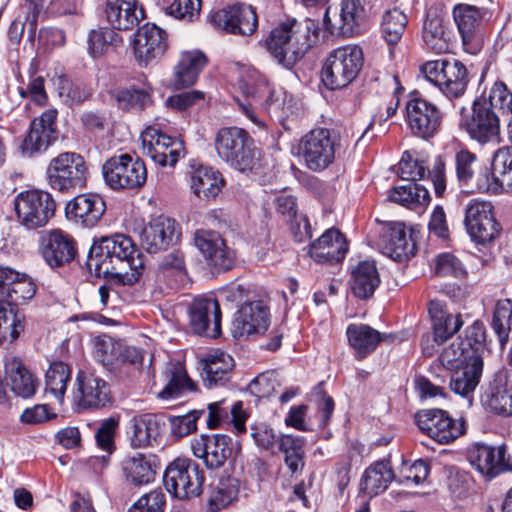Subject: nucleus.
Here are the masks:
<instances>
[{
	"mask_svg": "<svg viewBox=\"0 0 512 512\" xmlns=\"http://www.w3.org/2000/svg\"><path fill=\"white\" fill-rule=\"evenodd\" d=\"M89 167L76 152H62L52 158L46 169L48 185L55 191L72 194L87 185Z\"/></svg>",
	"mask_w": 512,
	"mask_h": 512,
	"instance_id": "20e7f679",
	"label": "nucleus"
},
{
	"mask_svg": "<svg viewBox=\"0 0 512 512\" xmlns=\"http://www.w3.org/2000/svg\"><path fill=\"white\" fill-rule=\"evenodd\" d=\"M491 327L497 335L501 348L507 344L512 334V301L498 300L495 304Z\"/></svg>",
	"mask_w": 512,
	"mask_h": 512,
	"instance_id": "5fc2aeb1",
	"label": "nucleus"
},
{
	"mask_svg": "<svg viewBox=\"0 0 512 512\" xmlns=\"http://www.w3.org/2000/svg\"><path fill=\"white\" fill-rule=\"evenodd\" d=\"M105 183L114 190L142 187L147 180L145 163L129 154L115 155L102 166Z\"/></svg>",
	"mask_w": 512,
	"mask_h": 512,
	"instance_id": "1a4fd4ad",
	"label": "nucleus"
},
{
	"mask_svg": "<svg viewBox=\"0 0 512 512\" xmlns=\"http://www.w3.org/2000/svg\"><path fill=\"white\" fill-rule=\"evenodd\" d=\"M167 384L158 393L163 400L178 398L184 391H194V383L188 377L184 366L179 363H169L165 370Z\"/></svg>",
	"mask_w": 512,
	"mask_h": 512,
	"instance_id": "3c124183",
	"label": "nucleus"
},
{
	"mask_svg": "<svg viewBox=\"0 0 512 512\" xmlns=\"http://www.w3.org/2000/svg\"><path fill=\"white\" fill-rule=\"evenodd\" d=\"M319 34H269L265 46L283 67L292 68L318 42Z\"/></svg>",
	"mask_w": 512,
	"mask_h": 512,
	"instance_id": "9b49d317",
	"label": "nucleus"
},
{
	"mask_svg": "<svg viewBox=\"0 0 512 512\" xmlns=\"http://www.w3.org/2000/svg\"><path fill=\"white\" fill-rule=\"evenodd\" d=\"M278 213L286 218L299 242L312 237V229L308 218L297 214L296 200L291 195H280L275 199Z\"/></svg>",
	"mask_w": 512,
	"mask_h": 512,
	"instance_id": "de8ad7c7",
	"label": "nucleus"
},
{
	"mask_svg": "<svg viewBox=\"0 0 512 512\" xmlns=\"http://www.w3.org/2000/svg\"><path fill=\"white\" fill-rule=\"evenodd\" d=\"M46 0H25L21 5L16 18L10 25L9 32H36L39 20L47 14L44 10Z\"/></svg>",
	"mask_w": 512,
	"mask_h": 512,
	"instance_id": "8fccbe9b",
	"label": "nucleus"
},
{
	"mask_svg": "<svg viewBox=\"0 0 512 512\" xmlns=\"http://www.w3.org/2000/svg\"><path fill=\"white\" fill-rule=\"evenodd\" d=\"M160 433V424L153 414L134 416L129 422L131 445L134 448L147 447Z\"/></svg>",
	"mask_w": 512,
	"mask_h": 512,
	"instance_id": "09e8293b",
	"label": "nucleus"
},
{
	"mask_svg": "<svg viewBox=\"0 0 512 512\" xmlns=\"http://www.w3.org/2000/svg\"><path fill=\"white\" fill-rule=\"evenodd\" d=\"M346 337L356 360H363L373 353L383 339L378 330L363 323L349 324Z\"/></svg>",
	"mask_w": 512,
	"mask_h": 512,
	"instance_id": "4c0bfd02",
	"label": "nucleus"
},
{
	"mask_svg": "<svg viewBox=\"0 0 512 512\" xmlns=\"http://www.w3.org/2000/svg\"><path fill=\"white\" fill-rule=\"evenodd\" d=\"M180 236L181 230L176 221L161 215L144 226L140 233V241L148 253H157L177 242Z\"/></svg>",
	"mask_w": 512,
	"mask_h": 512,
	"instance_id": "4be33fe9",
	"label": "nucleus"
},
{
	"mask_svg": "<svg viewBox=\"0 0 512 512\" xmlns=\"http://www.w3.org/2000/svg\"><path fill=\"white\" fill-rule=\"evenodd\" d=\"M415 422L424 434L440 444H449L464 433L463 423L441 409L419 411Z\"/></svg>",
	"mask_w": 512,
	"mask_h": 512,
	"instance_id": "4468645a",
	"label": "nucleus"
},
{
	"mask_svg": "<svg viewBox=\"0 0 512 512\" xmlns=\"http://www.w3.org/2000/svg\"><path fill=\"white\" fill-rule=\"evenodd\" d=\"M364 54L358 45H345L332 50L321 68V81L329 90L347 87L359 75Z\"/></svg>",
	"mask_w": 512,
	"mask_h": 512,
	"instance_id": "7ed1b4c3",
	"label": "nucleus"
},
{
	"mask_svg": "<svg viewBox=\"0 0 512 512\" xmlns=\"http://www.w3.org/2000/svg\"><path fill=\"white\" fill-rule=\"evenodd\" d=\"M429 191L415 181L392 187L388 191V200L410 210L425 208L430 202Z\"/></svg>",
	"mask_w": 512,
	"mask_h": 512,
	"instance_id": "a18cd8bd",
	"label": "nucleus"
},
{
	"mask_svg": "<svg viewBox=\"0 0 512 512\" xmlns=\"http://www.w3.org/2000/svg\"><path fill=\"white\" fill-rule=\"evenodd\" d=\"M71 379V369L61 361L50 364L45 373V392L62 401Z\"/></svg>",
	"mask_w": 512,
	"mask_h": 512,
	"instance_id": "6e6d98bb",
	"label": "nucleus"
},
{
	"mask_svg": "<svg viewBox=\"0 0 512 512\" xmlns=\"http://www.w3.org/2000/svg\"><path fill=\"white\" fill-rule=\"evenodd\" d=\"M477 156L467 149H460L455 154V171L458 181L468 185L475 173Z\"/></svg>",
	"mask_w": 512,
	"mask_h": 512,
	"instance_id": "e2e57ef3",
	"label": "nucleus"
},
{
	"mask_svg": "<svg viewBox=\"0 0 512 512\" xmlns=\"http://www.w3.org/2000/svg\"><path fill=\"white\" fill-rule=\"evenodd\" d=\"M224 184L222 174L212 167L200 165L191 173V189L199 199H215Z\"/></svg>",
	"mask_w": 512,
	"mask_h": 512,
	"instance_id": "c03bdc74",
	"label": "nucleus"
},
{
	"mask_svg": "<svg viewBox=\"0 0 512 512\" xmlns=\"http://www.w3.org/2000/svg\"><path fill=\"white\" fill-rule=\"evenodd\" d=\"M195 245L210 266L218 271H228L235 263V253L224 239L214 231L200 230L195 233Z\"/></svg>",
	"mask_w": 512,
	"mask_h": 512,
	"instance_id": "b1692460",
	"label": "nucleus"
},
{
	"mask_svg": "<svg viewBox=\"0 0 512 512\" xmlns=\"http://www.w3.org/2000/svg\"><path fill=\"white\" fill-rule=\"evenodd\" d=\"M406 117L412 134L418 138L429 140L440 131V109L422 97H413L406 103Z\"/></svg>",
	"mask_w": 512,
	"mask_h": 512,
	"instance_id": "ddd939ff",
	"label": "nucleus"
},
{
	"mask_svg": "<svg viewBox=\"0 0 512 512\" xmlns=\"http://www.w3.org/2000/svg\"><path fill=\"white\" fill-rule=\"evenodd\" d=\"M121 466L125 480L132 486L140 487L154 481L157 465L152 455H129L123 459Z\"/></svg>",
	"mask_w": 512,
	"mask_h": 512,
	"instance_id": "58836bf2",
	"label": "nucleus"
},
{
	"mask_svg": "<svg viewBox=\"0 0 512 512\" xmlns=\"http://www.w3.org/2000/svg\"><path fill=\"white\" fill-rule=\"evenodd\" d=\"M130 43L141 66L161 58L168 49L167 34H133Z\"/></svg>",
	"mask_w": 512,
	"mask_h": 512,
	"instance_id": "79ce46f5",
	"label": "nucleus"
},
{
	"mask_svg": "<svg viewBox=\"0 0 512 512\" xmlns=\"http://www.w3.org/2000/svg\"><path fill=\"white\" fill-rule=\"evenodd\" d=\"M464 223L470 237L480 244L493 241L500 232L493 206L488 201H471L465 211Z\"/></svg>",
	"mask_w": 512,
	"mask_h": 512,
	"instance_id": "2eb2a0df",
	"label": "nucleus"
},
{
	"mask_svg": "<svg viewBox=\"0 0 512 512\" xmlns=\"http://www.w3.org/2000/svg\"><path fill=\"white\" fill-rule=\"evenodd\" d=\"M55 85L59 97L69 106L80 104L90 96L84 86L72 82L65 75L58 76Z\"/></svg>",
	"mask_w": 512,
	"mask_h": 512,
	"instance_id": "bf43d9fd",
	"label": "nucleus"
},
{
	"mask_svg": "<svg viewBox=\"0 0 512 512\" xmlns=\"http://www.w3.org/2000/svg\"><path fill=\"white\" fill-rule=\"evenodd\" d=\"M269 326V311L262 301H253L243 304L235 313L232 321V334L234 338L262 333Z\"/></svg>",
	"mask_w": 512,
	"mask_h": 512,
	"instance_id": "a878e982",
	"label": "nucleus"
},
{
	"mask_svg": "<svg viewBox=\"0 0 512 512\" xmlns=\"http://www.w3.org/2000/svg\"><path fill=\"white\" fill-rule=\"evenodd\" d=\"M237 481L233 478L221 479L211 488L209 504L215 510L229 505L238 495Z\"/></svg>",
	"mask_w": 512,
	"mask_h": 512,
	"instance_id": "13d9d810",
	"label": "nucleus"
},
{
	"mask_svg": "<svg viewBox=\"0 0 512 512\" xmlns=\"http://www.w3.org/2000/svg\"><path fill=\"white\" fill-rule=\"evenodd\" d=\"M264 107L279 122L296 117L298 115V104L292 95L283 89H273L268 98H265Z\"/></svg>",
	"mask_w": 512,
	"mask_h": 512,
	"instance_id": "603ef678",
	"label": "nucleus"
},
{
	"mask_svg": "<svg viewBox=\"0 0 512 512\" xmlns=\"http://www.w3.org/2000/svg\"><path fill=\"white\" fill-rule=\"evenodd\" d=\"M214 146L219 158L235 170L248 173L260 168V151L253 138L242 128L219 129Z\"/></svg>",
	"mask_w": 512,
	"mask_h": 512,
	"instance_id": "f03ea898",
	"label": "nucleus"
},
{
	"mask_svg": "<svg viewBox=\"0 0 512 512\" xmlns=\"http://www.w3.org/2000/svg\"><path fill=\"white\" fill-rule=\"evenodd\" d=\"M419 72L448 99L462 97L470 81L467 67L457 59L426 61Z\"/></svg>",
	"mask_w": 512,
	"mask_h": 512,
	"instance_id": "39448f33",
	"label": "nucleus"
},
{
	"mask_svg": "<svg viewBox=\"0 0 512 512\" xmlns=\"http://www.w3.org/2000/svg\"><path fill=\"white\" fill-rule=\"evenodd\" d=\"M205 477L200 466L190 458H176L166 467L163 483L179 499H191L202 493Z\"/></svg>",
	"mask_w": 512,
	"mask_h": 512,
	"instance_id": "0eeeda50",
	"label": "nucleus"
},
{
	"mask_svg": "<svg viewBox=\"0 0 512 512\" xmlns=\"http://www.w3.org/2000/svg\"><path fill=\"white\" fill-rule=\"evenodd\" d=\"M6 385L18 397L23 399L35 395L39 387V379L16 356H8L4 360Z\"/></svg>",
	"mask_w": 512,
	"mask_h": 512,
	"instance_id": "c756f323",
	"label": "nucleus"
},
{
	"mask_svg": "<svg viewBox=\"0 0 512 512\" xmlns=\"http://www.w3.org/2000/svg\"><path fill=\"white\" fill-rule=\"evenodd\" d=\"M486 332L483 323L475 321L468 326L465 330V338L459 339L463 347L468 350L472 361L479 357L483 360V355L486 351Z\"/></svg>",
	"mask_w": 512,
	"mask_h": 512,
	"instance_id": "4d7b16f0",
	"label": "nucleus"
},
{
	"mask_svg": "<svg viewBox=\"0 0 512 512\" xmlns=\"http://www.w3.org/2000/svg\"><path fill=\"white\" fill-rule=\"evenodd\" d=\"M18 223L26 230L43 228L55 216L57 203L53 195L41 189L19 192L13 200Z\"/></svg>",
	"mask_w": 512,
	"mask_h": 512,
	"instance_id": "423d86ee",
	"label": "nucleus"
},
{
	"mask_svg": "<svg viewBox=\"0 0 512 512\" xmlns=\"http://www.w3.org/2000/svg\"><path fill=\"white\" fill-rule=\"evenodd\" d=\"M467 460L476 471L487 479H492L506 471H512V464L504 446L472 444L467 449Z\"/></svg>",
	"mask_w": 512,
	"mask_h": 512,
	"instance_id": "a211bd4d",
	"label": "nucleus"
},
{
	"mask_svg": "<svg viewBox=\"0 0 512 512\" xmlns=\"http://www.w3.org/2000/svg\"><path fill=\"white\" fill-rule=\"evenodd\" d=\"M384 462L378 461L365 470L360 489L369 496L378 495L382 490Z\"/></svg>",
	"mask_w": 512,
	"mask_h": 512,
	"instance_id": "0e129e2a",
	"label": "nucleus"
},
{
	"mask_svg": "<svg viewBox=\"0 0 512 512\" xmlns=\"http://www.w3.org/2000/svg\"><path fill=\"white\" fill-rule=\"evenodd\" d=\"M459 32H472L481 21V13L475 6L459 4L453 10Z\"/></svg>",
	"mask_w": 512,
	"mask_h": 512,
	"instance_id": "680f3d73",
	"label": "nucleus"
},
{
	"mask_svg": "<svg viewBox=\"0 0 512 512\" xmlns=\"http://www.w3.org/2000/svg\"><path fill=\"white\" fill-rule=\"evenodd\" d=\"M142 153L160 166H174L185 155L184 142L168 136L154 127L141 134Z\"/></svg>",
	"mask_w": 512,
	"mask_h": 512,
	"instance_id": "f8f14e48",
	"label": "nucleus"
},
{
	"mask_svg": "<svg viewBox=\"0 0 512 512\" xmlns=\"http://www.w3.org/2000/svg\"><path fill=\"white\" fill-rule=\"evenodd\" d=\"M483 372V360L476 357V360L460 365L452 370L450 376V389L455 394L465 398L470 405L474 392L480 383Z\"/></svg>",
	"mask_w": 512,
	"mask_h": 512,
	"instance_id": "f704fd0d",
	"label": "nucleus"
},
{
	"mask_svg": "<svg viewBox=\"0 0 512 512\" xmlns=\"http://www.w3.org/2000/svg\"><path fill=\"white\" fill-rule=\"evenodd\" d=\"M38 250L50 267H61L75 258L76 242L61 229L46 230L39 235Z\"/></svg>",
	"mask_w": 512,
	"mask_h": 512,
	"instance_id": "f3484780",
	"label": "nucleus"
},
{
	"mask_svg": "<svg viewBox=\"0 0 512 512\" xmlns=\"http://www.w3.org/2000/svg\"><path fill=\"white\" fill-rule=\"evenodd\" d=\"M151 91L150 87L138 88L131 86L117 90L114 97L120 109L141 111L152 103Z\"/></svg>",
	"mask_w": 512,
	"mask_h": 512,
	"instance_id": "864d4df0",
	"label": "nucleus"
},
{
	"mask_svg": "<svg viewBox=\"0 0 512 512\" xmlns=\"http://www.w3.org/2000/svg\"><path fill=\"white\" fill-rule=\"evenodd\" d=\"M98 353L103 365L110 370H120L126 364L141 366L143 361V353L140 349L121 342H113L111 339L101 342Z\"/></svg>",
	"mask_w": 512,
	"mask_h": 512,
	"instance_id": "e433bc0d",
	"label": "nucleus"
},
{
	"mask_svg": "<svg viewBox=\"0 0 512 512\" xmlns=\"http://www.w3.org/2000/svg\"><path fill=\"white\" fill-rule=\"evenodd\" d=\"M428 312L433 324L434 341L438 345L445 342L463 325L461 316L459 314L448 313L440 301H430Z\"/></svg>",
	"mask_w": 512,
	"mask_h": 512,
	"instance_id": "37998d69",
	"label": "nucleus"
},
{
	"mask_svg": "<svg viewBox=\"0 0 512 512\" xmlns=\"http://www.w3.org/2000/svg\"><path fill=\"white\" fill-rule=\"evenodd\" d=\"M105 13L111 28L118 31L132 30L137 26L136 32H165L155 23L146 22L139 26L144 11L138 8L137 0H107Z\"/></svg>",
	"mask_w": 512,
	"mask_h": 512,
	"instance_id": "dca6fc26",
	"label": "nucleus"
},
{
	"mask_svg": "<svg viewBox=\"0 0 512 512\" xmlns=\"http://www.w3.org/2000/svg\"><path fill=\"white\" fill-rule=\"evenodd\" d=\"M208 63V56L200 49L181 51L173 68V87L182 89L193 86Z\"/></svg>",
	"mask_w": 512,
	"mask_h": 512,
	"instance_id": "c85d7f7f",
	"label": "nucleus"
},
{
	"mask_svg": "<svg viewBox=\"0 0 512 512\" xmlns=\"http://www.w3.org/2000/svg\"><path fill=\"white\" fill-rule=\"evenodd\" d=\"M483 407L494 414L512 415V372H500L481 397Z\"/></svg>",
	"mask_w": 512,
	"mask_h": 512,
	"instance_id": "cd10ccee",
	"label": "nucleus"
},
{
	"mask_svg": "<svg viewBox=\"0 0 512 512\" xmlns=\"http://www.w3.org/2000/svg\"><path fill=\"white\" fill-rule=\"evenodd\" d=\"M165 495L161 490H153L142 497L128 512H164Z\"/></svg>",
	"mask_w": 512,
	"mask_h": 512,
	"instance_id": "774afa93",
	"label": "nucleus"
},
{
	"mask_svg": "<svg viewBox=\"0 0 512 512\" xmlns=\"http://www.w3.org/2000/svg\"><path fill=\"white\" fill-rule=\"evenodd\" d=\"M208 21L215 29L224 32H256L258 28L255 9L244 3L213 11L209 14Z\"/></svg>",
	"mask_w": 512,
	"mask_h": 512,
	"instance_id": "6ab92c4d",
	"label": "nucleus"
},
{
	"mask_svg": "<svg viewBox=\"0 0 512 512\" xmlns=\"http://www.w3.org/2000/svg\"><path fill=\"white\" fill-rule=\"evenodd\" d=\"M13 287L14 288L6 301V305L12 308L14 306L25 304L36 293V284L26 274H23L21 279L17 280Z\"/></svg>",
	"mask_w": 512,
	"mask_h": 512,
	"instance_id": "69168bd1",
	"label": "nucleus"
},
{
	"mask_svg": "<svg viewBox=\"0 0 512 512\" xmlns=\"http://www.w3.org/2000/svg\"><path fill=\"white\" fill-rule=\"evenodd\" d=\"M388 462L386 459V465ZM429 472L430 466L424 460H417L414 463L401 460L397 468L386 467V483L394 481L405 486L419 485L427 479Z\"/></svg>",
	"mask_w": 512,
	"mask_h": 512,
	"instance_id": "49530a36",
	"label": "nucleus"
},
{
	"mask_svg": "<svg viewBox=\"0 0 512 512\" xmlns=\"http://www.w3.org/2000/svg\"><path fill=\"white\" fill-rule=\"evenodd\" d=\"M190 326L199 335L216 338L221 334V310L217 299H195L189 308Z\"/></svg>",
	"mask_w": 512,
	"mask_h": 512,
	"instance_id": "5701e85b",
	"label": "nucleus"
},
{
	"mask_svg": "<svg viewBox=\"0 0 512 512\" xmlns=\"http://www.w3.org/2000/svg\"><path fill=\"white\" fill-rule=\"evenodd\" d=\"M57 114V110L49 109L32 121L30 131L21 145L24 155L31 157L40 151L46 150L51 142L56 139L55 122Z\"/></svg>",
	"mask_w": 512,
	"mask_h": 512,
	"instance_id": "bb28decb",
	"label": "nucleus"
},
{
	"mask_svg": "<svg viewBox=\"0 0 512 512\" xmlns=\"http://www.w3.org/2000/svg\"><path fill=\"white\" fill-rule=\"evenodd\" d=\"M106 205L101 196L94 193L79 194L67 202V219L83 228H92L101 220Z\"/></svg>",
	"mask_w": 512,
	"mask_h": 512,
	"instance_id": "393cba45",
	"label": "nucleus"
},
{
	"mask_svg": "<svg viewBox=\"0 0 512 512\" xmlns=\"http://www.w3.org/2000/svg\"><path fill=\"white\" fill-rule=\"evenodd\" d=\"M337 140L326 128H315L299 141L298 156L305 167L313 172L327 169L335 160Z\"/></svg>",
	"mask_w": 512,
	"mask_h": 512,
	"instance_id": "6e6552de",
	"label": "nucleus"
},
{
	"mask_svg": "<svg viewBox=\"0 0 512 512\" xmlns=\"http://www.w3.org/2000/svg\"><path fill=\"white\" fill-rule=\"evenodd\" d=\"M87 267L97 277L116 278L123 283L136 281L143 266L130 237L116 234L95 242L88 255Z\"/></svg>",
	"mask_w": 512,
	"mask_h": 512,
	"instance_id": "f257e3e1",
	"label": "nucleus"
},
{
	"mask_svg": "<svg viewBox=\"0 0 512 512\" xmlns=\"http://www.w3.org/2000/svg\"><path fill=\"white\" fill-rule=\"evenodd\" d=\"M247 417L241 401L228 405L226 400H220L208 405L207 425L210 429H215L223 423L231 421L235 430L238 433H243L246 431Z\"/></svg>",
	"mask_w": 512,
	"mask_h": 512,
	"instance_id": "ea45409f",
	"label": "nucleus"
},
{
	"mask_svg": "<svg viewBox=\"0 0 512 512\" xmlns=\"http://www.w3.org/2000/svg\"><path fill=\"white\" fill-rule=\"evenodd\" d=\"M191 449L208 469H218L232 455L233 441L226 434H201L192 440Z\"/></svg>",
	"mask_w": 512,
	"mask_h": 512,
	"instance_id": "412c9836",
	"label": "nucleus"
},
{
	"mask_svg": "<svg viewBox=\"0 0 512 512\" xmlns=\"http://www.w3.org/2000/svg\"><path fill=\"white\" fill-rule=\"evenodd\" d=\"M470 137L480 143L498 141L499 120L485 103L475 101L472 115L465 122Z\"/></svg>",
	"mask_w": 512,
	"mask_h": 512,
	"instance_id": "7c9ffc66",
	"label": "nucleus"
},
{
	"mask_svg": "<svg viewBox=\"0 0 512 512\" xmlns=\"http://www.w3.org/2000/svg\"><path fill=\"white\" fill-rule=\"evenodd\" d=\"M233 357L221 350L208 353L200 360L201 377L204 385L211 389L226 384L234 368Z\"/></svg>",
	"mask_w": 512,
	"mask_h": 512,
	"instance_id": "72a5a7b5",
	"label": "nucleus"
},
{
	"mask_svg": "<svg viewBox=\"0 0 512 512\" xmlns=\"http://www.w3.org/2000/svg\"><path fill=\"white\" fill-rule=\"evenodd\" d=\"M75 400L79 407L99 408L109 402V388L105 380L92 374L79 372Z\"/></svg>",
	"mask_w": 512,
	"mask_h": 512,
	"instance_id": "473e14b6",
	"label": "nucleus"
},
{
	"mask_svg": "<svg viewBox=\"0 0 512 512\" xmlns=\"http://www.w3.org/2000/svg\"><path fill=\"white\" fill-rule=\"evenodd\" d=\"M390 169L407 181L416 182L429 176L437 196H442L446 190V160L442 155H437L431 168H428L422 159L415 157L410 151H405L398 164Z\"/></svg>",
	"mask_w": 512,
	"mask_h": 512,
	"instance_id": "9d476101",
	"label": "nucleus"
},
{
	"mask_svg": "<svg viewBox=\"0 0 512 512\" xmlns=\"http://www.w3.org/2000/svg\"><path fill=\"white\" fill-rule=\"evenodd\" d=\"M380 283V275L373 260L360 261L351 270L350 287L357 298H370Z\"/></svg>",
	"mask_w": 512,
	"mask_h": 512,
	"instance_id": "a19ab883",
	"label": "nucleus"
},
{
	"mask_svg": "<svg viewBox=\"0 0 512 512\" xmlns=\"http://www.w3.org/2000/svg\"><path fill=\"white\" fill-rule=\"evenodd\" d=\"M468 354L459 340L452 342L445 347L439 356L440 363L449 370H454L460 365L472 362V357Z\"/></svg>",
	"mask_w": 512,
	"mask_h": 512,
	"instance_id": "052dcab7",
	"label": "nucleus"
},
{
	"mask_svg": "<svg viewBox=\"0 0 512 512\" xmlns=\"http://www.w3.org/2000/svg\"><path fill=\"white\" fill-rule=\"evenodd\" d=\"M228 73L231 81L250 100L249 105L262 106L265 98H268L274 89L270 86L268 79L251 66L233 63L230 65Z\"/></svg>",
	"mask_w": 512,
	"mask_h": 512,
	"instance_id": "aec40b11",
	"label": "nucleus"
},
{
	"mask_svg": "<svg viewBox=\"0 0 512 512\" xmlns=\"http://www.w3.org/2000/svg\"><path fill=\"white\" fill-rule=\"evenodd\" d=\"M21 324L16 319L14 308L0 301V339L10 338L11 341L17 339Z\"/></svg>",
	"mask_w": 512,
	"mask_h": 512,
	"instance_id": "338daca9",
	"label": "nucleus"
},
{
	"mask_svg": "<svg viewBox=\"0 0 512 512\" xmlns=\"http://www.w3.org/2000/svg\"><path fill=\"white\" fill-rule=\"evenodd\" d=\"M386 238V256L392 260L406 261L415 254V242L403 222L386 223Z\"/></svg>",
	"mask_w": 512,
	"mask_h": 512,
	"instance_id": "c9c22d12",
	"label": "nucleus"
},
{
	"mask_svg": "<svg viewBox=\"0 0 512 512\" xmlns=\"http://www.w3.org/2000/svg\"><path fill=\"white\" fill-rule=\"evenodd\" d=\"M347 252V240L335 228L326 230L309 248L311 258L317 263H338L345 258Z\"/></svg>",
	"mask_w": 512,
	"mask_h": 512,
	"instance_id": "2f4dec72",
	"label": "nucleus"
}]
</instances>
